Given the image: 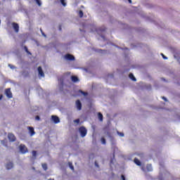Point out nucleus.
<instances>
[{"label":"nucleus","mask_w":180,"mask_h":180,"mask_svg":"<svg viewBox=\"0 0 180 180\" xmlns=\"http://www.w3.org/2000/svg\"><path fill=\"white\" fill-rule=\"evenodd\" d=\"M79 132L81 137L84 138L88 134V130H86V128H85V127L82 126L79 128Z\"/></svg>","instance_id":"nucleus-1"},{"label":"nucleus","mask_w":180,"mask_h":180,"mask_svg":"<svg viewBox=\"0 0 180 180\" xmlns=\"http://www.w3.org/2000/svg\"><path fill=\"white\" fill-rule=\"evenodd\" d=\"M20 153H22V154H26V153H27L29 151V150H27V148L26 147V146L21 144L20 145Z\"/></svg>","instance_id":"nucleus-2"},{"label":"nucleus","mask_w":180,"mask_h":180,"mask_svg":"<svg viewBox=\"0 0 180 180\" xmlns=\"http://www.w3.org/2000/svg\"><path fill=\"white\" fill-rule=\"evenodd\" d=\"M65 60H68V61H75V57L70 53L65 54Z\"/></svg>","instance_id":"nucleus-3"},{"label":"nucleus","mask_w":180,"mask_h":180,"mask_svg":"<svg viewBox=\"0 0 180 180\" xmlns=\"http://www.w3.org/2000/svg\"><path fill=\"white\" fill-rule=\"evenodd\" d=\"M8 139L9 141H11V143H13V141H16V136H15V135H13V134L9 133L8 134Z\"/></svg>","instance_id":"nucleus-4"},{"label":"nucleus","mask_w":180,"mask_h":180,"mask_svg":"<svg viewBox=\"0 0 180 180\" xmlns=\"http://www.w3.org/2000/svg\"><path fill=\"white\" fill-rule=\"evenodd\" d=\"M51 120L55 123V124H57L58 123H60V118L57 117V115H52Z\"/></svg>","instance_id":"nucleus-5"},{"label":"nucleus","mask_w":180,"mask_h":180,"mask_svg":"<svg viewBox=\"0 0 180 180\" xmlns=\"http://www.w3.org/2000/svg\"><path fill=\"white\" fill-rule=\"evenodd\" d=\"M12 26L15 32V33H19V24L16 22H13Z\"/></svg>","instance_id":"nucleus-6"},{"label":"nucleus","mask_w":180,"mask_h":180,"mask_svg":"<svg viewBox=\"0 0 180 180\" xmlns=\"http://www.w3.org/2000/svg\"><path fill=\"white\" fill-rule=\"evenodd\" d=\"M76 107L77 110H81L82 109V103H81L79 100L76 101Z\"/></svg>","instance_id":"nucleus-7"},{"label":"nucleus","mask_w":180,"mask_h":180,"mask_svg":"<svg viewBox=\"0 0 180 180\" xmlns=\"http://www.w3.org/2000/svg\"><path fill=\"white\" fill-rule=\"evenodd\" d=\"M5 94L7 98H12V91H11V89H6L5 90Z\"/></svg>","instance_id":"nucleus-8"},{"label":"nucleus","mask_w":180,"mask_h":180,"mask_svg":"<svg viewBox=\"0 0 180 180\" xmlns=\"http://www.w3.org/2000/svg\"><path fill=\"white\" fill-rule=\"evenodd\" d=\"M28 130L30 131V136H34L36 134V132L34 131V128L33 127H28Z\"/></svg>","instance_id":"nucleus-9"},{"label":"nucleus","mask_w":180,"mask_h":180,"mask_svg":"<svg viewBox=\"0 0 180 180\" xmlns=\"http://www.w3.org/2000/svg\"><path fill=\"white\" fill-rule=\"evenodd\" d=\"M38 72L40 77H44V72H43V69L41 66L38 67Z\"/></svg>","instance_id":"nucleus-10"},{"label":"nucleus","mask_w":180,"mask_h":180,"mask_svg":"<svg viewBox=\"0 0 180 180\" xmlns=\"http://www.w3.org/2000/svg\"><path fill=\"white\" fill-rule=\"evenodd\" d=\"M6 169H12L13 168V162H8L6 165Z\"/></svg>","instance_id":"nucleus-11"},{"label":"nucleus","mask_w":180,"mask_h":180,"mask_svg":"<svg viewBox=\"0 0 180 180\" xmlns=\"http://www.w3.org/2000/svg\"><path fill=\"white\" fill-rule=\"evenodd\" d=\"M71 81L72 82H79V79H78V77L77 76H71Z\"/></svg>","instance_id":"nucleus-12"},{"label":"nucleus","mask_w":180,"mask_h":180,"mask_svg":"<svg viewBox=\"0 0 180 180\" xmlns=\"http://www.w3.org/2000/svg\"><path fill=\"white\" fill-rule=\"evenodd\" d=\"M134 162H135V164L136 165H138L139 167L141 166V162L137 159V158H135L134 160Z\"/></svg>","instance_id":"nucleus-13"},{"label":"nucleus","mask_w":180,"mask_h":180,"mask_svg":"<svg viewBox=\"0 0 180 180\" xmlns=\"http://www.w3.org/2000/svg\"><path fill=\"white\" fill-rule=\"evenodd\" d=\"M98 117L100 122H103V115H102V113L98 112Z\"/></svg>","instance_id":"nucleus-14"},{"label":"nucleus","mask_w":180,"mask_h":180,"mask_svg":"<svg viewBox=\"0 0 180 180\" xmlns=\"http://www.w3.org/2000/svg\"><path fill=\"white\" fill-rule=\"evenodd\" d=\"M129 77L130 79H131L132 81H134V82L136 81V79L134 77V75H133V73H130Z\"/></svg>","instance_id":"nucleus-15"},{"label":"nucleus","mask_w":180,"mask_h":180,"mask_svg":"<svg viewBox=\"0 0 180 180\" xmlns=\"http://www.w3.org/2000/svg\"><path fill=\"white\" fill-rule=\"evenodd\" d=\"M146 169H147V171L151 172L153 171V166H151V165H147Z\"/></svg>","instance_id":"nucleus-16"},{"label":"nucleus","mask_w":180,"mask_h":180,"mask_svg":"<svg viewBox=\"0 0 180 180\" xmlns=\"http://www.w3.org/2000/svg\"><path fill=\"white\" fill-rule=\"evenodd\" d=\"M24 49L26 51V53H27V54H29L30 56H32V53H30V51H29L27 46H24Z\"/></svg>","instance_id":"nucleus-17"},{"label":"nucleus","mask_w":180,"mask_h":180,"mask_svg":"<svg viewBox=\"0 0 180 180\" xmlns=\"http://www.w3.org/2000/svg\"><path fill=\"white\" fill-rule=\"evenodd\" d=\"M68 165H69L70 169H72V171H74V166L72 165V163L71 162H68Z\"/></svg>","instance_id":"nucleus-18"},{"label":"nucleus","mask_w":180,"mask_h":180,"mask_svg":"<svg viewBox=\"0 0 180 180\" xmlns=\"http://www.w3.org/2000/svg\"><path fill=\"white\" fill-rule=\"evenodd\" d=\"M42 168L44 169V171H47V164L44 163L42 164Z\"/></svg>","instance_id":"nucleus-19"},{"label":"nucleus","mask_w":180,"mask_h":180,"mask_svg":"<svg viewBox=\"0 0 180 180\" xmlns=\"http://www.w3.org/2000/svg\"><path fill=\"white\" fill-rule=\"evenodd\" d=\"M60 4H62L63 6H67V3H65V0H60Z\"/></svg>","instance_id":"nucleus-20"},{"label":"nucleus","mask_w":180,"mask_h":180,"mask_svg":"<svg viewBox=\"0 0 180 180\" xmlns=\"http://www.w3.org/2000/svg\"><path fill=\"white\" fill-rule=\"evenodd\" d=\"M79 18H83L84 12L82 11H79Z\"/></svg>","instance_id":"nucleus-21"},{"label":"nucleus","mask_w":180,"mask_h":180,"mask_svg":"<svg viewBox=\"0 0 180 180\" xmlns=\"http://www.w3.org/2000/svg\"><path fill=\"white\" fill-rule=\"evenodd\" d=\"M101 143H102V144H106V139H105V138L102 137L101 138Z\"/></svg>","instance_id":"nucleus-22"},{"label":"nucleus","mask_w":180,"mask_h":180,"mask_svg":"<svg viewBox=\"0 0 180 180\" xmlns=\"http://www.w3.org/2000/svg\"><path fill=\"white\" fill-rule=\"evenodd\" d=\"M35 1L39 6H41V1H40V0H35Z\"/></svg>","instance_id":"nucleus-23"},{"label":"nucleus","mask_w":180,"mask_h":180,"mask_svg":"<svg viewBox=\"0 0 180 180\" xmlns=\"http://www.w3.org/2000/svg\"><path fill=\"white\" fill-rule=\"evenodd\" d=\"M117 134L120 135V137H124V134H123V132H117Z\"/></svg>","instance_id":"nucleus-24"},{"label":"nucleus","mask_w":180,"mask_h":180,"mask_svg":"<svg viewBox=\"0 0 180 180\" xmlns=\"http://www.w3.org/2000/svg\"><path fill=\"white\" fill-rule=\"evenodd\" d=\"M32 155H33V157H37V152L36 150H33V151H32Z\"/></svg>","instance_id":"nucleus-25"},{"label":"nucleus","mask_w":180,"mask_h":180,"mask_svg":"<svg viewBox=\"0 0 180 180\" xmlns=\"http://www.w3.org/2000/svg\"><path fill=\"white\" fill-rule=\"evenodd\" d=\"M40 32H41L42 36H44V37H46V34L43 32V30H41V28L40 29Z\"/></svg>","instance_id":"nucleus-26"},{"label":"nucleus","mask_w":180,"mask_h":180,"mask_svg":"<svg viewBox=\"0 0 180 180\" xmlns=\"http://www.w3.org/2000/svg\"><path fill=\"white\" fill-rule=\"evenodd\" d=\"M161 56L164 60H168V58L165 56H164V53H161Z\"/></svg>","instance_id":"nucleus-27"},{"label":"nucleus","mask_w":180,"mask_h":180,"mask_svg":"<svg viewBox=\"0 0 180 180\" xmlns=\"http://www.w3.org/2000/svg\"><path fill=\"white\" fill-rule=\"evenodd\" d=\"M121 178L122 180H126V176H124L123 174L121 175Z\"/></svg>","instance_id":"nucleus-28"},{"label":"nucleus","mask_w":180,"mask_h":180,"mask_svg":"<svg viewBox=\"0 0 180 180\" xmlns=\"http://www.w3.org/2000/svg\"><path fill=\"white\" fill-rule=\"evenodd\" d=\"M35 120H40V117H39V115H37V116L35 117Z\"/></svg>","instance_id":"nucleus-29"},{"label":"nucleus","mask_w":180,"mask_h":180,"mask_svg":"<svg viewBox=\"0 0 180 180\" xmlns=\"http://www.w3.org/2000/svg\"><path fill=\"white\" fill-rule=\"evenodd\" d=\"M79 92H81V94H82L83 95H86V93L82 91V90H79Z\"/></svg>","instance_id":"nucleus-30"},{"label":"nucleus","mask_w":180,"mask_h":180,"mask_svg":"<svg viewBox=\"0 0 180 180\" xmlns=\"http://www.w3.org/2000/svg\"><path fill=\"white\" fill-rule=\"evenodd\" d=\"M74 122L75 123H79V119L75 120Z\"/></svg>","instance_id":"nucleus-31"},{"label":"nucleus","mask_w":180,"mask_h":180,"mask_svg":"<svg viewBox=\"0 0 180 180\" xmlns=\"http://www.w3.org/2000/svg\"><path fill=\"white\" fill-rule=\"evenodd\" d=\"M162 98L164 99L165 102H167V101H168V100L167 99V98H165V97H164V96H162Z\"/></svg>","instance_id":"nucleus-32"},{"label":"nucleus","mask_w":180,"mask_h":180,"mask_svg":"<svg viewBox=\"0 0 180 180\" xmlns=\"http://www.w3.org/2000/svg\"><path fill=\"white\" fill-rule=\"evenodd\" d=\"M3 98H4V96L2 94H0V101H2Z\"/></svg>","instance_id":"nucleus-33"},{"label":"nucleus","mask_w":180,"mask_h":180,"mask_svg":"<svg viewBox=\"0 0 180 180\" xmlns=\"http://www.w3.org/2000/svg\"><path fill=\"white\" fill-rule=\"evenodd\" d=\"M101 30V32H105V30H106V29L103 28V30Z\"/></svg>","instance_id":"nucleus-34"},{"label":"nucleus","mask_w":180,"mask_h":180,"mask_svg":"<svg viewBox=\"0 0 180 180\" xmlns=\"http://www.w3.org/2000/svg\"><path fill=\"white\" fill-rule=\"evenodd\" d=\"M95 165L96 167H99V165H98V163H96V162H95Z\"/></svg>","instance_id":"nucleus-35"},{"label":"nucleus","mask_w":180,"mask_h":180,"mask_svg":"<svg viewBox=\"0 0 180 180\" xmlns=\"http://www.w3.org/2000/svg\"><path fill=\"white\" fill-rule=\"evenodd\" d=\"M9 65V67L11 68H13V66H12L11 65Z\"/></svg>","instance_id":"nucleus-36"},{"label":"nucleus","mask_w":180,"mask_h":180,"mask_svg":"<svg viewBox=\"0 0 180 180\" xmlns=\"http://www.w3.org/2000/svg\"><path fill=\"white\" fill-rule=\"evenodd\" d=\"M128 2H129V4H131V0H128Z\"/></svg>","instance_id":"nucleus-37"},{"label":"nucleus","mask_w":180,"mask_h":180,"mask_svg":"<svg viewBox=\"0 0 180 180\" xmlns=\"http://www.w3.org/2000/svg\"><path fill=\"white\" fill-rule=\"evenodd\" d=\"M61 85H62V86H63V85H64V83H63V82H62V83H61Z\"/></svg>","instance_id":"nucleus-38"},{"label":"nucleus","mask_w":180,"mask_h":180,"mask_svg":"<svg viewBox=\"0 0 180 180\" xmlns=\"http://www.w3.org/2000/svg\"><path fill=\"white\" fill-rule=\"evenodd\" d=\"M59 30H61V27H59Z\"/></svg>","instance_id":"nucleus-39"}]
</instances>
